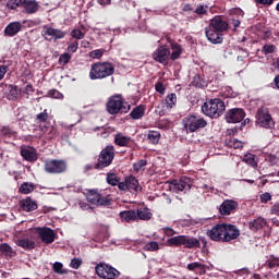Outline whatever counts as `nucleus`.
<instances>
[{
	"mask_svg": "<svg viewBox=\"0 0 279 279\" xmlns=\"http://www.w3.org/2000/svg\"><path fill=\"white\" fill-rule=\"evenodd\" d=\"M48 97H51L52 99H64V95H62L58 89H50L48 92Z\"/></svg>",
	"mask_w": 279,
	"mask_h": 279,
	"instance_id": "obj_46",
	"label": "nucleus"
},
{
	"mask_svg": "<svg viewBox=\"0 0 279 279\" xmlns=\"http://www.w3.org/2000/svg\"><path fill=\"white\" fill-rule=\"evenodd\" d=\"M175 106V94H170L166 97V100L163 101V108L166 110H171Z\"/></svg>",
	"mask_w": 279,
	"mask_h": 279,
	"instance_id": "obj_36",
	"label": "nucleus"
},
{
	"mask_svg": "<svg viewBox=\"0 0 279 279\" xmlns=\"http://www.w3.org/2000/svg\"><path fill=\"white\" fill-rule=\"evenodd\" d=\"M276 0H255L259 5H271Z\"/></svg>",
	"mask_w": 279,
	"mask_h": 279,
	"instance_id": "obj_64",
	"label": "nucleus"
},
{
	"mask_svg": "<svg viewBox=\"0 0 279 279\" xmlns=\"http://www.w3.org/2000/svg\"><path fill=\"white\" fill-rule=\"evenodd\" d=\"M145 167H147L146 159H141L137 162L133 163V169H134V171H136V173H138V171H141V169H145Z\"/></svg>",
	"mask_w": 279,
	"mask_h": 279,
	"instance_id": "obj_45",
	"label": "nucleus"
},
{
	"mask_svg": "<svg viewBox=\"0 0 279 279\" xmlns=\"http://www.w3.org/2000/svg\"><path fill=\"white\" fill-rule=\"evenodd\" d=\"M126 179V189L130 193H141L143 191V187L138 183V179L134 175H128Z\"/></svg>",
	"mask_w": 279,
	"mask_h": 279,
	"instance_id": "obj_22",
	"label": "nucleus"
},
{
	"mask_svg": "<svg viewBox=\"0 0 279 279\" xmlns=\"http://www.w3.org/2000/svg\"><path fill=\"white\" fill-rule=\"evenodd\" d=\"M192 86H195V88H206L208 86V81L199 74L195 75L192 81Z\"/></svg>",
	"mask_w": 279,
	"mask_h": 279,
	"instance_id": "obj_32",
	"label": "nucleus"
},
{
	"mask_svg": "<svg viewBox=\"0 0 279 279\" xmlns=\"http://www.w3.org/2000/svg\"><path fill=\"white\" fill-rule=\"evenodd\" d=\"M242 161H244L246 165H250V167H253V169L258 167V161H256V156L254 154L248 153L244 155Z\"/></svg>",
	"mask_w": 279,
	"mask_h": 279,
	"instance_id": "obj_34",
	"label": "nucleus"
},
{
	"mask_svg": "<svg viewBox=\"0 0 279 279\" xmlns=\"http://www.w3.org/2000/svg\"><path fill=\"white\" fill-rule=\"evenodd\" d=\"M70 267H72V269H77L78 267H82V259L73 258L70 263Z\"/></svg>",
	"mask_w": 279,
	"mask_h": 279,
	"instance_id": "obj_56",
	"label": "nucleus"
},
{
	"mask_svg": "<svg viewBox=\"0 0 279 279\" xmlns=\"http://www.w3.org/2000/svg\"><path fill=\"white\" fill-rule=\"evenodd\" d=\"M119 217L121 221L124 223H132L134 221H137L136 210L134 209L120 211Z\"/></svg>",
	"mask_w": 279,
	"mask_h": 279,
	"instance_id": "obj_27",
	"label": "nucleus"
},
{
	"mask_svg": "<svg viewBox=\"0 0 279 279\" xmlns=\"http://www.w3.org/2000/svg\"><path fill=\"white\" fill-rule=\"evenodd\" d=\"M38 234L43 243H46L47 245L56 241V232L51 228L45 227L43 229H39Z\"/></svg>",
	"mask_w": 279,
	"mask_h": 279,
	"instance_id": "obj_20",
	"label": "nucleus"
},
{
	"mask_svg": "<svg viewBox=\"0 0 279 279\" xmlns=\"http://www.w3.org/2000/svg\"><path fill=\"white\" fill-rule=\"evenodd\" d=\"M21 156L24 158V160H27V162H36L38 160V155L36 154V150L32 147L23 148L21 150Z\"/></svg>",
	"mask_w": 279,
	"mask_h": 279,
	"instance_id": "obj_29",
	"label": "nucleus"
},
{
	"mask_svg": "<svg viewBox=\"0 0 279 279\" xmlns=\"http://www.w3.org/2000/svg\"><path fill=\"white\" fill-rule=\"evenodd\" d=\"M0 252L1 254H4V256H9V258H12L13 256L12 246H10L8 243H4L0 246Z\"/></svg>",
	"mask_w": 279,
	"mask_h": 279,
	"instance_id": "obj_42",
	"label": "nucleus"
},
{
	"mask_svg": "<svg viewBox=\"0 0 279 279\" xmlns=\"http://www.w3.org/2000/svg\"><path fill=\"white\" fill-rule=\"evenodd\" d=\"M66 31H61L47 25L43 27L41 32V36L45 40H62V38L66 37Z\"/></svg>",
	"mask_w": 279,
	"mask_h": 279,
	"instance_id": "obj_11",
	"label": "nucleus"
},
{
	"mask_svg": "<svg viewBox=\"0 0 279 279\" xmlns=\"http://www.w3.org/2000/svg\"><path fill=\"white\" fill-rule=\"evenodd\" d=\"M34 189H36V185L34 183L24 182L20 186L19 191L22 193V195H29V193H34Z\"/></svg>",
	"mask_w": 279,
	"mask_h": 279,
	"instance_id": "obj_33",
	"label": "nucleus"
},
{
	"mask_svg": "<svg viewBox=\"0 0 279 279\" xmlns=\"http://www.w3.org/2000/svg\"><path fill=\"white\" fill-rule=\"evenodd\" d=\"M2 136H7L8 138H12V136H15L16 132L12 130L10 126H2L0 130Z\"/></svg>",
	"mask_w": 279,
	"mask_h": 279,
	"instance_id": "obj_43",
	"label": "nucleus"
},
{
	"mask_svg": "<svg viewBox=\"0 0 279 279\" xmlns=\"http://www.w3.org/2000/svg\"><path fill=\"white\" fill-rule=\"evenodd\" d=\"M147 252H157L159 250L158 242L151 241L145 245Z\"/></svg>",
	"mask_w": 279,
	"mask_h": 279,
	"instance_id": "obj_49",
	"label": "nucleus"
},
{
	"mask_svg": "<svg viewBox=\"0 0 279 279\" xmlns=\"http://www.w3.org/2000/svg\"><path fill=\"white\" fill-rule=\"evenodd\" d=\"M236 208H239V203L236 201L226 199L220 205L219 213L220 215L228 216V215H232V213H234Z\"/></svg>",
	"mask_w": 279,
	"mask_h": 279,
	"instance_id": "obj_19",
	"label": "nucleus"
},
{
	"mask_svg": "<svg viewBox=\"0 0 279 279\" xmlns=\"http://www.w3.org/2000/svg\"><path fill=\"white\" fill-rule=\"evenodd\" d=\"M137 221H149L154 215L148 207H140L135 210Z\"/></svg>",
	"mask_w": 279,
	"mask_h": 279,
	"instance_id": "obj_25",
	"label": "nucleus"
},
{
	"mask_svg": "<svg viewBox=\"0 0 279 279\" xmlns=\"http://www.w3.org/2000/svg\"><path fill=\"white\" fill-rule=\"evenodd\" d=\"M9 101H16L19 99V88L14 85H9V93L7 94Z\"/></svg>",
	"mask_w": 279,
	"mask_h": 279,
	"instance_id": "obj_35",
	"label": "nucleus"
},
{
	"mask_svg": "<svg viewBox=\"0 0 279 279\" xmlns=\"http://www.w3.org/2000/svg\"><path fill=\"white\" fill-rule=\"evenodd\" d=\"M220 93L227 99H232V98L236 97L234 89H232V87H230V86L222 87Z\"/></svg>",
	"mask_w": 279,
	"mask_h": 279,
	"instance_id": "obj_38",
	"label": "nucleus"
},
{
	"mask_svg": "<svg viewBox=\"0 0 279 279\" xmlns=\"http://www.w3.org/2000/svg\"><path fill=\"white\" fill-rule=\"evenodd\" d=\"M95 269L97 276L102 279H117L119 276H121V272L117 270V268L107 264L100 263L96 266Z\"/></svg>",
	"mask_w": 279,
	"mask_h": 279,
	"instance_id": "obj_9",
	"label": "nucleus"
},
{
	"mask_svg": "<svg viewBox=\"0 0 279 279\" xmlns=\"http://www.w3.org/2000/svg\"><path fill=\"white\" fill-rule=\"evenodd\" d=\"M72 38H76V40H82L84 38V33L77 28L73 29L71 32Z\"/></svg>",
	"mask_w": 279,
	"mask_h": 279,
	"instance_id": "obj_53",
	"label": "nucleus"
},
{
	"mask_svg": "<svg viewBox=\"0 0 279 279\" xmlns=\"http://www.w3.org/2000/svg\"><path fill=\"white\" fill-rule=\"evenodd\" d=\"M89 57L93 58L94 60H99L104 57V50L101 49H96L89 52Z\"/></svg>",
	"mask_w": 279,
	"mask_h": 279,
	"instance_id": "obj_50",
	"label": "nucleus"
},
{
	"mask_svg": "<svg viewBox=\"0 0 279 279\" xmlns=\"http://www.w3.org/2000/svg\"><path fill=\"white\" fill-rule=\"evenodd\" d=\"M228 21L223 20L221 15H216L205 28L206 38L213 45H221L223 43V32H228Z\"/></svg>",
	"mask_w": 279,
	"mask_h": 279,
	"instance_id": "obj_1",
	"label": "nucleus"
},
{
	"mask_svg": "<svg viewBox=\"0 0 279 279\" xmlns=\"http://www.w3.org/2000/svg\"><path fill=\"white\" fill-rule=\"evenodd\" d=\"M178 245H184V247H187V250H195L196 247H199L202 243H199L197 238L191 235H177L175 246L178 247Z\"/></svg>",
	"mask_w": 279,
	"mask_h": 279,
	"instance_id": "obj_14",
	"label": "nucleus"
},
{
	"mask_svg": "<svg viewBox=\"0 0 279 279\" xmlns=\"http://www.w3.org/2000/svg\"><path fill=\"white\" fill-rule=\"evenodd\" d=\"M260 202L262 204H267V202H271V194L269 192L262 194Z\"/></svg>",
	"mask_w": 279,
	"mask_h": 279,
	"instance_id": "obj_58",
	"label": "nucleus"
},
{
	"mask_svg": "<svg viewBox=\"0 0 279 279\" xmlns=\"http://www.w3.org/2000/svg\"><path fill=\"white\" fill-rule=\"evenodd\" d=\"M269 269H275V267H279V258L275 257L268 262Z\"/></svg>",
	"mask_w": 279,
	"mask_h": 279,
	"instance_id": "obj_59",
	"label": "nucleus"
},
{
	"mask_svg": "<svg viewBox=\"0 0 279 279\" xmlns=\"http://www.w3.org/2000/svg\"><path fill=\"white\" fill-rule=\"evenodd\" d=\"M69 62H71V54L69 52H64L63 54H61L59 57V64L61 66H66V64H69Z\"/></svg>",
	"mask_w": 279,
	"mask_h": 279,
	"instance_id": "obj_44",
	"label": "nucleus"
},
{
	"mask_svg": "<svg viewBox=\"0 0 279 279\" xmlns=\"http://www.w3.org/2000/svg\"><path fill=\"white\" fill-rule=\"evenodd\" d=\"M106 180H107V184H110V186H117V184H119V179L117 178V173L108 172Z\"/></svg>",
	"mask_w": 279,
	"mask_h": 279,
	"instance_id": "obj_40",
	"label": "nucleus"
},
{
	"mask_svg": "<svg viewBox=\"0 0 279 279\" xmlns=\"http://www.w3.org/2000/svg\"><path fill=\"white\" fill-rule=\"evenodd\" d=\"M255 119V123L259 125V128H265V130H274V128H276V122L267 107H260L256 112Z\"/></svg>",
	"mask_w": 279,
	"mask_h": 279,
	"instance_id": "obj_6",
	"label": "nucleus"
},
{
	"mask_svg": "<svg viewBox=\"0 0 279 279\" xmlns=\"http://www.w3.org/2000/svg\"><path fill=\"white\" fill-rule=\"evenodd\" d=\"M114 75V64L110 62L93 63L89 71V80H106Z\"/></svg>",
	"mask_w": 279,
	"mask_h": 279,
	"instance_id": "obj_4",
	"label": "nucleus"
},
{
	"mask_svg": "<svg viewBox=\"0 0 279 279\" xmlns=\"http://www.w3.org/2000/svg\"><path fill=\"white\" fill-rule=\"evenodd\" d=\"M162 232L166 234V236H173V234H175V231L169 227L163 228Z\"/></svg>",
	"mask_w": 279,
	"mask_h": 279,
	"instance_id": "obj_61",
	"label": "nucleus"
},
{
	"mask_svg": "<svg viewBox=\"0 0 279 279\" xmlns=\"http://www.w3.org/2000/svg\"><path fill=\"white\" fill-rule=\"evenodd\" d=\"M132 106L121 95H113L108 98L106 110L109 114H128Z\"/></svg>",
	"mask_w": 279,
	"mask_h": 279,
	"instance_id": "obj_2",
	"label": "nucleus"
},
{
	"mask_svg": "<svg viewBox=\"0 0 279 279\" xmlns=\"http://www.w3.org/2000/svg\"><path fill=\"white\" fill-rule=\"evenodd\" d=\"M194 12H195V14H198V16L208 14V5L198 4Z\"/></svg>",
	"mask_w": 279,
	"mask_h": 279,
	"instance_id": "obj_47",
	"label": "nucleus"
},
{
	"mask_svg": "<svg viewBox=\"0 0 279 279\" xmlns=\"http://www.w3.org/2000/svg\"><path fill=\"white\" fill-rule=\"evenodd\" d=\"M86 199L89 204L94 206H110L112 204V199L99 194V192L95 190H89L86 195Z\"/></svg>",
	"mask_w": 279,
	"mask_h": 279,
	"instance_id": "obj_10",
	"label": "nucleus"
},
{
	"mask_svg": "<svg viewBox=\"0 0 279 279\" xmlns=\"http://www.w3.org/2000/svg\"><path fill=\"white\" fill-rule=\"evenodd\" d=\"M147 138H148L149 143H151L153 145H158V143L160 142V132L149 131Z\"/></svg>",
	"mask_w": 279,
	"mask_h": 279,
	"instance_id": "obj_37",
	"label": "nucleus"
},
{
	"mask_svg": "<svg viewBox=\"0 0 279 279\" xmlns=\"http://www.w3.org/2000/svg\"><path fill=\"white\" fill-rule=\"evenodd\" d=\"M20 206L24 213H33V210L38 209V203H36V201L32 199L29 196L20 201Z\"/></svg>",
	"mask_w": 279,
	"mask_h": 279,
	"instance_id": "obj_23",
	"label": "nucleus"
},
{
	"mask_svg": "<svg viewBox=\"0 0 279 279\" xmlns=\"http://www.w3.org/2000/svg\"><path fill=\"white\" fill-rule=\"evenodd\" d=\"M241 231L234 225L226 223V231L223 236V243H230L234 239H239Z\"/></svg>",
	"mask_w": 279,
	"mask_h": 279,
	"instance_id": "obj_18",
	"label": "nucleus"
},
{
	"mask_svg": "<svg viewBox=\"0 0 279 279\" xmlns=\"http://www.w3.org/2000/svg\"><path fill=\"white\" fill-rule=\"evenodd\" d=\"M155 89L157 93H159V95H165L167 88L165 87V85L162 84V82H157L155 84Z\"/></svg>",
	"mask_w": 279,
	"mask_h": 279,
	"instance_id": "obj_54",
	"label": "nucleus"
},
{
	"mask_svg": "<svg viewBox=\"0 0 279 279\" xmlns=\"http://www.w3.org/2000/svg\"><path fill=\"white\" fill-rule=\"evenodd\" d=\"M78 48H80V43L73 41L68 46V51L69 53H75V51H77Z\"/></svg>",
	"mask_w": 279,
	"mask_h": 279,
	"instance_id": "obj_55",
	"label": "nucleus"
},
{
	"mask_svg": "<svg viewBox=\"0 0 279 279\" xmlns=\"http://www.w3.org/2000/svg\"><path fill=\"white\" fill-rule=\"evenodd\" d=\"M7 8L9 10H16V8H21V0H9L7 2Z\"/></svg>",
	"mask_w": 279,
	"mask_h": 279,
	"instance_id": "obj_48",
	"label": "nucleus"
},
{
	"mask_svg": "<svg viewBox=\"0 0 279 279\" xmlns=\"http://www.w3.org/2000/svg\"><path fill=\"white\" fill-rule=\"evenodd\" d=\"M112 160H114V146L108 145L100 151L98 160L94 165V169H106V167L112 165Z\"/></svg>",
	"mask_w": 279,
	"mask_h": 279,
	"instance_id": "obj_7",
	"label": "nucleus"
},
{
	"mask_svg": "<svg viewBox=\"0 0 279 279\" xmlns=\"http://www.w3.org/2000/svg\"><path fill=\"white\" fill-rule=\"evenodd\" d=\"M267 226V220L263 217L255 218L248 222V228L252 232H258V230H263Z\"/></svg>",
	"mask_w": 279,
	"mask_h": 279,
	"instance_id": "obj_28",
	"label": "nucleus"
},
{
	"mask_svg": "<svg viewBox=\"0 0 279 279\" xmlns=\"http://www.w3.org/2000/svg\"><path fill=\"white\" fill-rule=\"evenodd\" d=\"M270 213L271 215H277L279 217V203H276L275 205L271 206Z\"/></svg>",
	"mask_w": 279,
	"mask_h": 279,
	"instance_id": "obj_63",
	"label": "nucleus"
},
{
	"mask_svg": "<svg viewBox=\"0 0 279 279\" xmlns=\"http://www.w3.org/2000/svg\"><path fill=\"white\" fill-rule=\"evenodd\" d=\"M189 271H195V269H204V265L198 262H194L187 265Z\"/></svg>",
	"mask_w": 279,
	"mask_h": 279,
	"instance_id": "obj_52",
	"label": "nucleus"
},
{
	"mask_svg": "<svg viewBox=\"0 0 279 279\" xmlns=\"http://www.w3.org/2000/svg\"><path fill=\"white\" fill-rule=\"evenodd\" d=\"M207 235L211 241H222L223 236H226V223H218L214 226L209 231H207Z\"/></svg>",
	"mask_w": 279,
	"mask_h": 279,
	"instance_id": "obj_16",
	"label": "nucleus"
},
{
	"mask_svg": "<svg viewBox=\"0 0 279 279\" xmlns=\"http://www.w3.org/2000/svg\"><path fill=\"white\" fill-rule=\"evenodd\" d=\"M46 121H49V113L47 112V109H45L43 112L36 116L35 123L39 125L40 131L44 134H47V132H49V134L51 135L50 138L56 137V132H53V126L47 125V124L43 125V123H45Z\"/></svg>",
	"mask_w": 279,
	"mask_h": 279,
	"instance_id": "obj_12",
	"label": "nucleus"
},
{
	"mask_svg": "<svg viewBox=\"0 0 279 279\" xmlns=\"http://www.w3.org/2000/svg\"><path fill=\"white\" fill-rule=\"evenodd\" d=\"M191 178L189 177H181L179 182L175 183L177 193H186L191 191Z\"/></svg>",
	"mask_w": 279,
	"mask_h": 279,
	"instance_id": "obj_24",
	"label": "nucleus"
},
{
	"mask_svg": "<svg viewBox=\"0 0 279 279\" xmlns=\"http://www.w3.org/2000/svg\"><path fill=\"white\" fill-rule=\"evenodd\" d=\"M20 3L26 14H36L40 10V4L36 0H20Z\"/></svg>",
	"mask_w": 279,
	"mask_h": 279,
	"instance_id": "obj_21",
	"label": "nucleus"
},
{
	"mask_svg": "<svg viewBox=\"0 0 279 279\" xmlns=\"http://www.w3.org/2000/svg\"><path fill=\"white\" fill-rule=\"evenodd\" d=\"M114 143L118 147H129L130 149L136 148V142L130 136H125L122 133L114 135Z\"/></svg>",
	"mask_w": 279,
	"mask_h": 279,
	"instance_id": "obj_17",
	"label": "nucleus"
},
{
	"mask_svg": "<svg viewBox=\"0 0 279 279\" xmlns=\"http://www.w3.org/2000/svg\"><path fill=\"white\" fill-rule=\"evenodd\" d=\"M263 53H265V56L269 54V53H275L276 51V46L274 45H264L263 49H262Z\"/></svg>",
	"mask_w": 279,
	"mask_h": 279,
	"instance_id": "obj_51",
	"label": "nucleus"
},
{
	"mask_svg": "<svg viewBox=\"0 0 279 279\" xmlns=\"http://www.w3.org/2000/svg\"><path fill=\"white\" fill-rule=\"evenodd\" d=\"M16 245L19 247H22L23 250H36V242H34V240H29V239H20L16 242Z\"/></svg>",
	"mask_w": 279,
	"mask_h": 279,
	"instance_id": "obj_30",
	"label": "nucleus"
},
{
	"mask_svg": "<svg viewBox=\"0 0 279 279\" xmlns=\"http://www.w3.org/2000/svg\"><path fill=\"white\" fill-rule=\"evenodd\" d=\"M197 221L194 219H183L178 220L177 226H181V228H191V226H196Z\"/></svg>",
	"mask_w": 279,
	"mask_h": 279,
	"instance_id": "obj_41",
	"label": "nucleus"
},
{
	"mask_svg": "<svg viewBox=\"0 0 279 279\" xmlns=\"http://www.w3.org/2000/svg\"><path fill=\"white\" fill-rule=\"evenodd\" d=\"M172 53L167 48V46L159 47L154 53L153 58L156 62H160V64H166L167 60L171 58V60H175V44H171Z\"/></svg>",
	"mask_w": 279,
	"mask_h": 279,
	"instance_id": "obj_8",
	"label": "nucleus"
},
{
	"mask_svg": "<svg viewBox=\"0 0 279 279\" xmlns=\"http://www.w3.org/2000/svg\"><path fill=\"white\" fill-rule=\"evenodd\" d=\"M225 119L227 123H241L245 119V110L243 108L229 109L225 114Z\"/></svg>",
	"mask_w": 279,
	"mask_h": 279,
	"instance_id": "obj_15",
	"label": "nucleus"
},
{
	"mask_svg": "<svg viewBox=\"0 0 279 279\" xmlns=\"http://www.w3.org/2000/svg\"><path fill=\"white\" fill-rule=\"evenodd\" d=\"M23 28V24L21 22H11L5 28H4V36H10L11 38L13 36H16L19 32Z\"/></svg>",
	"mask_w": 279,
	"mask_h": 279,
	"instance_id": "obj_26",
	"label": "nucleus"
},
{
	"mask_svg": "<svg viewBox=\"0 0 279 279\" xmlns=\"http://www.w3.org/2000/svg\"><path fill=\"white\" fill-rule=\"evenodd\" d=\"M117 186L120 191H128V181H126V179H124V182L119 181Z\"/></svg>",
	"mask_w": 279,
	"mask_h": 279,
	"instance_id": "obj_62",
	"label": "nucleus"
},
{
	"mask_svg": "<svg viewBox=\"0 0 279 279\" xmlns=\"http://www.w3.org/2000/svg\"><path fill=\"white\" fill-rule=\"evenodd\" d=\"M52 269L54 274H59L60 276H64V274H68L66 269H64V265H62V263L60 262H56L52 265Z\"/></svg>",
	"mask_w": 279,
	"mask_h": 279,
	"instance_id": "obj_39",
	"label": "nucleus"
},
{
	"mask_svg": "<svg viewBox=\"0 0 279 279\" xmlns=\"http://www.w3.org/2000/svg\"><path fill=\"white\" fill-rule=\"evenodd\" d=\"M131 119L138 121L142 117H145V106L140 105L130 112Z\"/></svg>",
	"mask_w": 279,
	"mask_h": 279,
	"instance_id": "obj_31",
	"label": "nucleus"
},
{
	"mask_svg": "<svg viewBox=\"0 0 279 279\" xmlns=\"http://www.w3.org/2000/svg\"><path fill=\"white\" fill-rule=\"evenodd\" d=\"M230 147H233V149H241L243 147V143L239 140H231Z\"/></svg>",
	"mask_w": 279,
	"mask_h": 279,
	"instance_id": "obj_57",
	"label": "nucleus"
},
{
	"mask_svg": "<svg viewBox=\"0 0 279 279\" xmlns=\"http://www.w3.org/2000/svg\"><path fill=\"white\" fill-rule=\"evenodd\" d=\"M202 112L209 119H219L226 112V102L220 98L209 99L202 106Z\"/></svg>",
	"mask_w": 279,
	"mask_h": 279,
	"instance_id": "obj_3",
	"label": "nucleus"
},
{
	"mask_svg": "<svg viewBox=\"0 0 279 279\" xmlns=\"http://www.w3.org/2000/svg\"><path fill=\"white\" fill-rule=\"evenodd\" d=\"M9 69L8 65H0V82L5 77V73H8Z\"/></svg>",
	"mask_w": 279,
	"mask_h": 279,
	"instance_id": "obj_60",
	"label": "nucleus"
},
{
	"mask_svg": "<svg viewBox=\"0 0 279 279\" xmlns=\"http://www.w3.org/2000/svg\"><path fill=\"white\" fill-rule=\"evenodd\" d=\"M69 163L64 159H46L44 161V171L51 175H60L66 173Z\"/></svg>",
	"mask_w": 279,
	"mask_h": 279,
	"instance_id": "obj_5",
	"label": "nucleus"
},
{
	"mask_svg": "<svg viewBox=\"0 0 279 279\" xmlns=\"http://www.w3.org/2000/svg\"><path fill=\"white\" fill-rule=\"evenodd\" d=\"M207 125L208 122H206L204 118H199L197 116H190L187 118V122L185 123V130L187 132H197V130H202Z\"/></svg>",
	"mask_w": 279,
	"mask_h": 279,
	"instance_id": "obj_13",
	"label": "nucleus"
}]
</instances>
